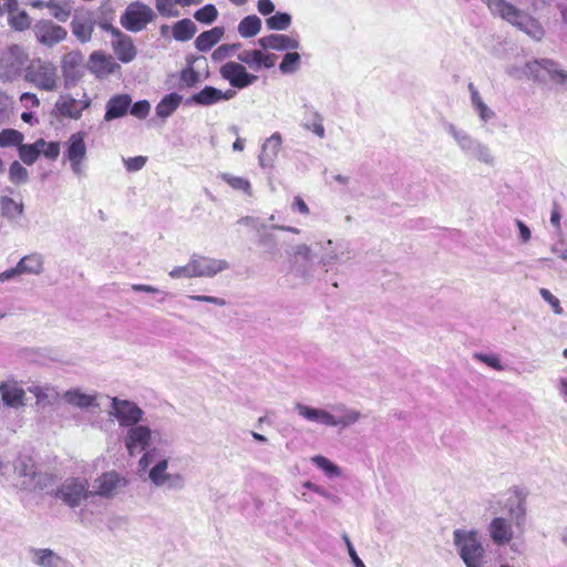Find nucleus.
<instances>
[{
  "label": "nucleus",
  "instance_id": "f257e3e1",
  "mask_svg": "<svg viewBox=\"0 0 567 567\" xmlns=\"http://www.w3.org/2000/svg\"><path fill=\"white\" fill-rule=\"evenodd\" d=\"M525 0H484L492 16L499 18L533 40L540 41L545 30L539 21L522 7Z\"/></svg>",
  "mask_w": 567,
  "mask_h": 567
},
{
  "label": "nucleus",
  "instance_id": "f03ea898",
  "mask_svg": "<svg viewBox=\"0 0 567 567\" xmlns=\"http://www.w3.org/2000/svg\"><path fill=\"white\" fill-rule=\"evenodd\" d=\"M445 130L466 156L474 158L488 167L495 166L496 156L487 144L473 137L466 131L458 128L452 123H447L445 125Z\"/></svg>",
  "mask_w": 567,
  "mask_h": 567
},
{
  "label": "nucleus",
  "instance_id": "7ed1b4c3",
  "mask_svg": "<svg viewBox=\"0 0 567 567\" xmlns=\"http://www.w3.org/2000/svg\"><path fill=\"white\" fill-rule=\"evenodd\" d=\"M453 540L466 567L482 566L485 549L476 530L455 529Z\"/></svg>",
  "mask_w": 567,
  "mask_h": 567
},
{
  "label": "nucleus",
  "instance_id": "20e7f679",
  "mask_svg": "<svg viewBox=\"0 0 567 567\" xmlns=\"http://www.w3.org/2000/svg\"><path fill=\"white\" fill-rule=\"evenodd\" d=\"M526 70L536 81H550L556 84H565L567 82V70L550 59H536L526 63Z\"/></svg>",
  "mask_w": 567,
  "mask_h": 567
},
{
  "label": "nucleus",
  "instance_id": "39448f33",
  "mask_svg": "<svg viewBox=\"0 0 567 567\" xmlns=\"http://www.w3.org/2000/svg\"><path fill=\"white\" fill-rule=\"evenodd\" d=\"M25 79L43 91H54L58 87V70L51 62L34 61L28 69Z\"/></svg>",
  "mask_w": 567,
  "mask_h": 567
},
{
  "label": "nucleus",
  "instance_id": "423d86ee",
  "mask_svg": "<svg viewBox=\"0 0 567 567\" xmlns=\"http://www.w3.org/2000/svg\"><path fill=\"white\" fill-rule=\"evenodd\" d=\"M156 14L151 7L142 2H132L121 17V24L131 32H140L155 19Z\"/></svg>",
  "mask_w": 567,
  "mask_h": 567
},
{
  "label": "nucleus",
  "instance_id": "0eeeda50",
  "mask_svg": "<svg viewBox=\"0 0 567 567\" xmlns=\"http://www.w3.org/2000/svg\"><path fill=\"white\" fill-rule=\"evenodd\" d=\"M219 74L233 87L241 90L254 84L258 76L249 73L243 63L229 61L219 68Z\"/></svg>",
  "mask_w": 567,
  "mask_h": 567
},
{
  "label": "nucleus",
  "instance_id": "6e6552de",
  "mask_svg": "<svg viewBox=\"0 0 567 567\" xmlns=\"http://www.w3.org/2000/svg\"><path fill=\"white\" fill-rule=\"evenodd\" d=\"M89 495L87 481L73 477L65 480L55 493V496L70 507L80 505L81 501L87 498Z\"/></svg>",
  "mask_w": 567,
  "mask_h": 567
},
{
  "label": "nucleus",
  "instance_id": "1a4fd4ad",
  "mask_svg": "<svg viewBox=\"0 0 567 567\" xmlns=\"http://www.w3.org/2000/svg\"><path fill=\"white\" fill-rule=\"evenodd\" d=\"M103 28L113 35L112 48L117 59L123 63L133 61L136 56V48L131 37L107 23L103 24Z\"/></svg>",
  "mask_w": 567,
  "mask_h": 567
},
{
  "label": "nucleus",
  "instance_id": "9d476101",
  "mask_svg": "<svg viewBox=\"0 0 567 567\" xmlns=\"http://www.w3.org/2000/svg\"><path fill=\"white\" fill-rule=\"evenodd\" d=\"M33 30L37 40L47 47H53L54 44L63 41L68 35V32L63 27L58 25L50 20L38 21Z\"/></svg>",
  "mask_w": 567,
  "mask_h": 567
},
{
  "label": "nucleus",
  "instance_id": "9b49d317",
  "mask_svg": "<svg viewBox=\"0 0 567 567\" xmlns=\"http://www.w3.org/2000/svg\"><path fill=\"white\" fill-rule=\"evenodd\" d=\"M85 133L76 132L73 133L66 143V152L65 155L70 161L72 171L80 175L82 172V162L86 156V145L84 142Z\"/></svg>",
  "mask_w": 567,
  "mask_h": 567
},
{
  "label": "nucleus",
  "instance_id": "f8f14e48",
  "mask_svg": "<svg viewBox=\"0 0 567 567\" xmlns=\"http://www.w3.org/2000/svg\"><path fill=\"white\" fill-rule=\"evenodd\" d=\"M90 105L91 100L89 97L76 100L71 95H61L55 102L54 110L61 117L79 120L83 111L89 109Z\"/></svg>",
  "mask_w": 567,
  "mask_h": 567
},
{
  "label": "nucleus",
  "instance_id": "ddd939ff",
  "mask_svg": "<svg viewBox=\"0 0 567 567\" xmlns=\"http://www.w3.org/2000/svg\"><path fill=\"white\" fill-rule=\"evenodd\" d=\"M189 261L190 272L194 277H213L228 268L226 260L204 256H193Z\"/></svg>",
  "mask_w": 567,
  "mask_h": 567
},
{
  "label": "nucleus",
  "instance_id": "4468645a",
  "mask_svg": "<svg viewBox=\"0 0 567 567\" xmlns=\"http://www.w3.org/2000/svg\"><path fill=\"white\" fill-rule=\"evenodd\" d=\"M112 406L114 410L113 414L122 426H131L142 420L143 411L130 401H122L114 398Z\"/></svg>",
  "mask_w": 567,
  "mask_h": 567
},
{
  "label": "nucleus",
  "instance_id": "2eb2a0df",
  "mask_svg": "<svg viewBox=\"0 0 567 567\" xmlns=\"http://www.w3.org/2000/svg\"><path fill=\"white\" fill-rule=\"evenodd\" d=\"M487 529L491 539L497 546H504L514 538L512 520L503 516L494 517L488 524Z\"/></svg>",
  "mask_w": 567,
  "mask_h": 567
},
{
  "label": "nucleus",
  "instance_id": "dca6fc26",
  "mask_svg": "<svg viewBox=\"0 0 567 567\" xmlns=\"http://www.w3.org/2000/svg\"><path fill=\"white\" fill-rule=\"evenodd\" d=\"M236 91L228 89L226 91H221L214 86H205L198 93H195L190 101L195 104L208 106L218 103L219 101H228L235 97Z\"/></svg>",
  "mask_w": 567,
  "mask_h": 567
},
{
  "label": "nucleus",
  "instance_id": "f3484780",
  "mask_svg": "<svg viewBox=\"0 0 567 567\" xmlns=\"http://www.w3.org/2000/svg\"><path fill=\"white\" fill-rule=\"evenodd\" d=\"M238 60L255 70L261 68L270 69L275 66L277 55L261 50H245L238 55Z\"/></svg>",
  "mask_w": 567,
  "mask_h": 567
},
{
  "label": "nucleus",
  "instance_id": "a211bd4d",
  "mask_svg": "<svg viewBox=\"0 0 567 567\" xmlns=\"http://www.w3.org/2000/svg\"><path fill=\"white\" fill-rule=\"evenodd\" d=\"M151 442V431L147 426L137 425L132 427L125 441L130 455L144 451Z\"/></svg>",
  "mask_w": 567,
  "mask_h": 567
},
{
  "label": "nucleus",
  "instance_id": "6ab92c4d",
  "mask_svg": "<svg viewBox=\"0 0 567 567\" xmlns=\"http://www.w3.org/2000/svg\"><path fill=\"white\" fill-rule=\"evenodd\" d=\"M0 394L4 405L20 408L24 405L25 391L16 381L0 383Z\"/></svg>",
  "mask_w": 567,
  "mask_h": 567
},
{
  "label": "nucleus",
  "instance_id": "aec40b11",
  "mask_svg": "<svg viewBox=\"0 0 567 567\" xmlns=\"http://www.w3.org/2000/svg\"><path fill=\"white\" fill-rule=\"evenodd\" d=\"M258 44L264 50H296L299 48V41L287 34H269L258 39Z\"/></svg>",
  "mask_w": 567,
  "mask_h": 567
},
{
  "label": "nucleus",
  "instance_id": "412c9836",
  "mask_svg": "<svg viewBox=\"0 0 567 567\" xmlns=\"http://www.w3.org/2000/svg\"><path fill=\"white\" fill-rule=\"evenodd\" d=\"M295 409L306 420L316 422L326 426H336L338 424L337 419L326 410L311 408L301 403H296Z\"/></svg>",
  "mask_w": 567,
  "mask_h": 567
},
{
  "label": "nucleus",
  "instance_id": "4be33fe9",
  "mask_svg": "<svg viewBox=\"0 0 567 567\" xmlns=\"http://www.w3.org/2000/svg\"><path fill=\"white\" fill-rule=\"evenodd\" d=\"M125 485L126 481L115 472H106L102 474L94 484V494L100 496H112L120 485Z\"/></svg>",
  "mask_w": 567,
  "mask_h": 567
},
{
  "label": "nucleus",
  "instance_id": "5701e85b",
  "mask_svg": "<svg viewBox=\"0 0 567 567\" xmlns=\"http://www.w3.org/2000/svg\"><path fill=\"white\" fill-rule=\"evenodd\" d=\"M496 505L505 509L512 520H515L517 526H520L524 523L526 514L524 498L520 497L517 492L515 493V496H511L504 502L497 501Z\"/></svg>",
  "mask_w": 567,
  "mask_h": 567
},
{
  "label": "nucleus",
  "instance_id": "b1692460",
  "mask_svg": "<svg viewBox=\"0 0 567 567\" xmlns=\"http://www.w3.org/2000/svg\"><path fill=\"white\" fill-rule=\"evenodd\" d=\"M117 64L112 56H107L100 52H94L90 56L89 69L97 78L110 75L114 72Z\"/></svg>",
  "mask_w": 567,
  "mask_h": 567
},
{
  "label": "nucleus",
  "instance_id": "393cba45",
  "mask_svg": "<svg viewBox=\"0 0 567 567\" xmlns=\"http://www.w3.org/2000/svg\"><path fill=\"white\" fill-rule=\"evenodd\" d=\"M131 103L132 99L128 94L112 96L106 104L105 120L111 121L124 116Z\"/></svg>",
  "mask_w": 567,
  "mask_h": 567
},
{
  "label": "nucleus",
  "instance_id": "a878e982",
  "mask_svg": "<svg viewBox=\"0 0 567 567\" xmlns=\"http://www.w3.org/2000/svg\"><path fill=\"white\" fill-rule=\"evenodd\" d=\"M224 35V29L221 27H215L208 31L202 32L195 40V47L200 52L210 50L217 44Z\"/></svg>",
  "mask_w": 567,
  "mask_h": 567
},
{
  "label": "nucleus",
  "instance_id": "bb28decb",
  "mask_svg": "<svg viewBox=\"0 0 567 567\" xmlns=\"http://www.w3.org/2000/svg\"><path fill=\"white\" fill-rule=\"evenodd\" d=\"M196 32V24L188 18L182 19L172 25V37L179 42L189 41Z\"/></svg>",
  "mask_w": 567,
  "mask_h": 567
},
{
  "label": "nucleus",
  "instance_id": "cd10ccee",
  "mask_svg": "<svg viewBox=\"0 0 567 567\" xmlns=\"http://www.w3.org/2000/svg\"><path fill=\"white\" fill-rule=\"evenodd\" d=\"M468 91L471 93V102L475 112L478 114L483 123H487L495 117V112L491 110L482 100L480 92L473 83L468 84Z\"/></svg>",
  "mask_w": 567,
  "mask_h": 567
},
{
  "label": "nucleus",
  "instance_id": "c85d7f7f",
  "mask_svg": "<svg viewBox=\"0 0 567 567\" xmlns=\"http://www.w3.org/2000/svg\"><path fill=\"white\" fill-rule=\"evenodd\" d=\"M45 145L43 138L37 140L33 144H21L18 147L19 157L25 165H32L37 162L41 154V147Z\"/></svg>",
  "mask_w": 567,
  "mask_h": 567
},
{
  "label": "nucleus",
  "instance_id": "c756f323",
  "mask_svg": "<svg viewBox=\"0 0 567 567\" xmlns=\"http://www.w3.org/2000/svg\"><path fill=\"white\" fill-rule=\"evenodd\" d=\"M17 265L21 275H39L43 270V258L40 254L33 252L21 258Z\"/></svg>",
  "mask_w": 567,
  "mask_h": 567
},
{
  "label": "nucleus",
  "instance_id": "7c9ffc66",
  "mask_svg": "<svg viewBox=\"0 0 567 567\" xmlns=\"http://www.w3.org/2000/svg\"><path fill=\"white\" fill-rule=\"evenodd\" d=\"M182 103V96L177 93L165 95L156 105V115L161 118L171 116Z\"/></svg>",
  "mask_w": 567,
  "mask_h": 567
},
{
  "label": "nucleus",
  "instance_id": "2f4dec72",
  "mask_svg": "<svg viewBox=\"0 0 567 567\" xmlns=\"http://www.w3.org/2000/svg\"><path fill=\"white\" fill-rule=\"evenodd\" d=\"M261 30V20L256 14L245 17L238 24V32L243 38H252Z\"/></svg>",
  "mask_w": 567,
  "mask_h": 567
},
{
  "label": "nucleus",
  "instance_id": "473e14b6",
  "mask_svg": "<svg viewBox=\"0 0 567 567\" xmlns=\"http://www.w3.org/2000/svg\"><path fill=\"white\" fill-rule=\"evenodd\" d=\"M219 177L233 189L243 192L247 196L252 195L251 184L248 179L239 176H233L228 173H221Z\"/></svg>",
  "mask_w": 567,
  "mask_h": 567
},
{
  "label": "nucleus",
  "instance_id": "72a5a7b5",
  "mask_svg": "<svg viewBox=\"0 0 567 567\" xmlns=\"http://www.w3.org/2000/svg\"><path fill=\"white\" fill-rule=\"evenodd\" d=\"M8 23L16 31H24L30 28L31 18L25 10H19L18 8L8 17Z\"/></svg>",
  "mask_w": 567,
  "mask_h": 567
},
{
  "label": "nucleus",
  "instance_id": "f704fd0d",
  "mask_svg": "<svg viewBox=\"0 0 567 567\" xmlns=\"http://www.w3.org/2000/svg\"><path fill=\"white\" fill-rule=\"evenodd\" d=\"M45 8L50 9L52 17L61 22H65L70 18L72 11V8L68 2H59L54 0L47 1Z\"/></svg>",
  "mask_w": 567,
  "mask_h": 567
},
{
  "label": "nucleus",
  "instance_id": "c9c22d12",
  "mask_svg": "<svg viewBox=\"0 0 567 567\" xmlns=\"http://www.w3.org/2000/svg\"><path fill=\"white\" fill-rule=\"evenodd\" d=\"M73 34L81 41L87 42L93 33V24L87 20L74 19L71 23Z\"/></svg>",
  "mask_w": 567,
  "mask_h": 567
},
{
  "label": "nucleus",
  "instance_id": "e433bc0d",
  "mask_svg": "<svg viewBox=\"0 0 567 567\" xmlns=\"http://www.w3.org/2000/svg\"><path fill=\"white\" fill-rule=\"evenodd\" d=\"M64 399L68 403L79 408H87L95 401L93 395L84 394L79 390L66 391L64 393Z\"/></svg>",
  "mask_w": 567,
  "mask_h": 567
},
{
  "label": "nucleus",
  "instance_id": "4c0bfd02",
  "mask_svg": "<svg viewBox=\"0 0 567 567\" xmlns=\"http://www.w3.org/2000/svg\"><path fill=\"white\" fill-rule=\"evenodd\" d=\"M23 134L13 128H4L0 132V147L18 146L23 142Z\"/></svg>",
  "mask_w": 567,
  "mask_h": 567
},
{
  "label": "nucleus",
  "instance_id": "58836bf2",
  "mask_svg": "<svg viewBox=\"0 0 567 567\" xmlns=\"http://www.w3.org/2000/svg\"><path fill=\"white\" fill-rule=\"evenodd\" d=\"M35 563L41 567H56L60 557L51 549H34Z\"/></svg>",
  "mask_w": 567,
  "mask_h": 567
},
{
  "label": "nucleus",
  "instance_id": "ea45409f",
  "mask_svg": "<svg viewBox=\"0 0 567 567\" xmlns=\"http://www.w3.org/2000/svg\"><path fill=\"white\" fill-rule=\"evenodd\" d=\"M291 24V17L285 12H277L276 14L266 19V25L269 30H287Z\"/></svg>",
  "mask_w": 567,
  "mask_h": 567
},
{
  "label": "nucleus",
  "instance_id": "a19ab883",
  "mask_svg": "<svg viewBox=\"0 0 567 567\" xmlns=\"http://www.w3.org/2000/svg\"><path fill=\"white\" fill-rule=\"evenodd\" d=\"M217 17L218 11L214 4H206L194 13V18L198 22L206 24L213 23L217 19Z\"/></svg>",
  "mask_w": 567,
  "mask_h": 567
},
{
  "label": "nucleus",
  "instance_id": "79ce46f5",
  "mask_svg": "<svg viewBox=\"0 0 567 567\" xmlns=\"http://www.w3.org/2000/svg\"><path fill=\"white\" fill-rule=\"evenodd\" d=\"M300 62V55L297 52H288L284 55L282 61L279 65V70L281 73H292L295 72Z\"/></svg>",
  "mask_w": 567,
  "mask_h": 567
},
{
  "label": "nucleus",
  "instance_id": "37998d69",
  "mask_svg": "<svg viewBox=\"0 0 567 567\" xmlns=\"http://www.w3.org/2000/svg\"><path fill=\"white\" fill-rule=\"evenodd\" d=\"M177 0H155V7L161 16L171 18L177 17L179 11L176 9Z\"/></svg>",
  "mask_w": 567,
  "mask_h": 567
},
{
  "label": "nucleus",
  "instance_id": "c03bdc74",
  "mask_svg": "<svg viewBox=\"0 0 567 567\" xmlns=\"http://www.w3.org/2000/svg\"><path fill=\"white\" fill-rule=\"evenodd\" d=\"M305 127L313 132L317 136H324V127L322 125L321 116L316 112H309V118L305 122Z\"/></svg>",
  "mask_w": 567,
  "mask_h": 567
},
{
  "label": "nucleus",
  "instance_id": "a18cd8bd",
  "mask_svg": "<svg viewBox=\"0 0 567 567\" xmlns=\"http://www.w3.org/2000/svg\"><path fill=\"white\" fill-rule=\"evenodd\" d=\"M312 462L321 468L329 477H334L340 474L337 465L324 456L317 455L312 457Z\"/></svg>",
  "mask_w": 567,
  "mask_h": 567
},
{
  "label": "nucleus",
  "instance_id": "49530a36",
  "mask_svg": "<svg viewBox=\"0 0 567 567\" xmlns=\"http://www.w3.org/2000/svg\"><path fill=\"white\" fill-rule=\"evenodd\" d=\"M167 461L163 460L158 462L150 472V478L156 485H162L166 482L168 476L166 475Z\"/></svg>",
  "mask_w": 567,
  "mask_h": 567
},
{
  "label": "nucleus",
  "instance_id": "de8ad7c7",
  "mask_svg": "<svg viewBox=\"0 0 567 567\" xmlns=\"http://www.w3.org/2000/svg\"><path fill=\"white\" fill-rule=\"evenodd\" d=\"M474 359L480 362L485 363L486 365L493 368L494 370H497V371L505 370V365L502 363L501 358L497 354H486V353L476 352V353H474Z\"/></svg>",
  "mask_w": 567,
  "mask_h": 567
},
{
  "label": "nucleus",
  "instance_id": "09e8293b",
  "mask_svg": "<svg viewBox=\"0 0 567 567\" xmlns=\"http://www.w3.org/2000/svg\"><path fill=\"white\" fill-rule=\"evenodd\" d=\"M10 181L14 184L24 183L28 179V171L18 161H14L9 168Z\"/></svg>",
  "mask_w": 567,
  "mask_h": 567
},
{
  "label": "nucleus",
  "instance_id": "8fccbe9b",
  "mask_svg": "<svg viewBox=\"0 0 567 567\" xmlns=\"http://www.w3.org/2000/svg\"><path fill=\"white\" fill-rule=\"evenodd\" d=\"M179 80L186 87H194L199 82V73L192 66L185 68L179 73Z\"/></svg>",
  "mask_w": 567,
  "mask_h": 567
},
{
  "label": "nucleus",
  "instance_id": "3c124183",
  "mask_svg": "<svg viewBox=\"0 0 567 567\" xmlns=\"http://www.w3.org/2000/svg\"><path fill=\"white\" fill-rule=\"evenodd\" d=\"M539 293L542 296V298L550 305L553 311L556 313V315H561L563 313V308L560 306V301L559 299L554 296L548 289L546 288H542L539 290Z\"/></svg>",
  "mask_w": 567,
  "mask_h": 567
},
{
  "label": "nucleus",
  "instance_id": "603ef678",
  "mask_svg": "<svg viewBox=\"0 0 567 567\" xmlns=\"http://www.w3.org/2000/svg\"><path fill=\"white\" fill-rule=\"evenodd\" d=\"M151 104L146 100L137 101L131 107V114L137 118H145L150 114Z\"/></svg>",
  "mask_w": 567,
  "mask_h": 567
},
{
  "label": "nucleus",
  "instance_id": "864d4df0",
  "mask_svg": "<svg viewBox=\"0 0 567 567\" xmlns=\"http://www.w3.org/2000/svg\"><path fill=\"white\" fill-rule=\"evenodd\" d=\"M41 154L44 157L55 161L60 155V143L59 142H45V145L41 147Z\"/></svg>",
  "mask_w": 567,
  "mask_h": 567
},
{
  "label": "nucleus",
  "instance_id": "5fc2aeb1",
  "mask_svg": "<svg viewBox=\"0 0 567 567\" xmlns=\"http://www.w3.org/2000/svg\"><path fill=\"white\" fill-rule=\"evenodd\" d=\"M82 62H83V55L78 51L69 52L68 54H65L63 56V60H62L63 69H65L66 66H71V68L79 66L80 64H82Z\"/></svg>",
  "mask_w": 567,
  "mask_h": 567
},
{
  "label": "nucleus",
  "instance_id": "6e6d98bb",
  "mask_svg": "<svg viewBox=\"0 0 567 567\" xmlns=\"http://www.w3.org/2000/svg\"><path fill=\"white\" fill-rule=\"evenodd\" d=\"M147 158L145 156H134L125 159V166L127 171L136 172L142 169L146 164Z\"/></svg>",
  "mask_w": 567,
  "mask_h": 567
},
{
  "label": "nucleus",
  "instance_id": "4d7b16f0",
  "mask_svg": "<svg viewBox=\"0 0 567 567\" xmlns=\"http://www.w3.org/2000/svg\"><path fill=\"white\" fill-rule=\"evenodd\" d=\"M291 210L299 213L303 216H307L310 214V209H309L308 205L306 204L303 198L299 195L293 197V200L291 204Z\"/></svg>",
  "mask_w": 567,
  "mask_h": 567
},
{
  "label": "nucleus",
  "instance_id": "13d9d810",
  "mask_svg": "<svg viewBox=\"0 0 567 567\" xmlns=\"http://www.w3.org/2000/svg\"><path fill=\"white\" fill-rule=\"evenodd\" d=\"M18 7V0H0V17L3 14L10 17L13 11H17Z\"/></svg>",
  "mask_w": 567,
  "mask_h": 567
},
{
  "label": "nucleus",
  "instance_id": "bf43d9fd",
  "mask_svg": "<svg viewBox=\"0 0 567 567\" xmlns=\"http://www.w3.org/2000/svg\"><path fill=\"white\" fill-rule=\"evenodd\" d=\"M560 220H561V214H560L558 206L555 204L553 206V209L550 213V224L556 229V233L558 236L563 234Z\"/></svg>",
  "mask_w": 567,
  "mask_h": 567
},
{
  "label": "nucleus",
  "instance_id": "052dcab7",
  "mask_svg": "<svg viewBox=\"0 0 567 567\" xmlns=\"http://www.w3.org/2000/svg\"><path fill=\"white\" fill-rule=\"evenodd\" d=\"M189 298L192 300H196V301H200V302L214 303V305H217V306H220V307L226 305L225 299H221V298H218V297H213V296L195 295V296H190Z\"/></svg>",
  "mask_w": 567,
  "mask_h": 567
},
{
  "label": "nucleus",
  "instance_id": "680f3d73",
  "mask_svg": "<svg viewBox=\"0 0 567 567\" xmlns=\"http://www.w3.org/2000/svg\"><path fill=\"white\" fill-rule=\"evenodd\" d=\"M169 276L172 278H181V277H188L192 278L194 275L190 272V261H188L187 265L182 267H175L173 270L169 271Z\"/></svg>",
  "mask_w": 567,
  "mask_h": 567
},
{
  "label": "nucleus",
  "instance_id": "e2e57ef3",
  "mask_svg": "<svg viewBox=\"0 0 567 567\" xmlns=\"http://www.w3.org/2000/svg\"><path fill=\"white\" fill-rule=\"evenodd\" d=\"M282 140L279 133H274L265 143V148H272L274 154H277L280 150Z\"/></svg>",
  "mask_w": 567,
  "mask_h": 567
},
{
  "label": "nucleus",
  "instance_id": "0e129e2a",
  "mask_svg": "<svg viewBox=\"0 0 567 567\" xmlns=\"http://www.w3.org/2000/svg\"><path fill=\"white\" fill-rule=\"evenodd\" d=\"M20 100L24 103L27 109L38 107L40 105V101L34 93L25 92L21 95Z\"/></svg>",
  "mask_w": 567,
  "mask_h": 567
},
{
  "label": "nucleus",
  "instance_id": "69168bd1",
  "mask_svg": "<svg viewBox=\"0 0 567 567\" xmlns=\"http://www.w3.org/2000/svg\"><path fill=\"white\" fill-rule=\"evenodd\" d=\"M515 223L519 230V238H520L522 243H524V244L528 243L532 238L530 229L528 228V226L525 223H523L519 219H516Z\"/></svg>",
  "mask_w": 567,
  "mask_h": 567
},
{
  "label": "nucleus",
  "instance_id": "338daca9",
  "mask_svg": "<svg viewBox=\"0 0 567 567\" xmlns=\"http://www.w3.org/2000/svg\"><path fill=\"white\" fill-rule=\"evenodd\" d=\"M257 9L260 14L268 16L274 12L275 6L271 0H258Z\"/></svg>",
  "mask_w": 567,
  "mask_h": 567
},
{
  "label": "nucleus",
  "instance_id": "774afa93",
  "mask_svg": "<svg viewBox=\"0 0 567 567\" xmlns=\"http://www.w3.org/2000/svg\"><path fill=\"white\" fill-rule=\"evenodd\" d=\"M21 272L19 270L18 265L13 268L7 269L3 272H0V282H4L7 280H10L17 276H20Z\"/></svg>",
  "mask_w": 567,
  "mask_h": 567
}]
</instances>
